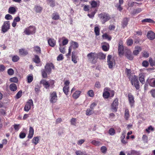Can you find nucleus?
<instances>
[{
  "mask_svg": "<svg viewBox=\"0 0 155 155\" xmlns=\"http://www.w3.org/2000/svg\"><path fill=\"white\" fill-rule=\"evenodd\" d=\"M98 16L101 20L103 24H104L111 18L110 15L108 14L105 12L99 14Z\"/></svg>",
  "mask_w": 155,
  "mask_h": 155,
  "instance_id": "obj_1",
  "label": "nucleus"
},
{
  "mask_svg": "<svg viewBox=\"0 0 155 155\" xmlns=\"http://www.w3.org/2000/svg\"><path fill=\"white\" fill-rule=\"evenodd\" d=\"M87 57L88 60L93 64L96 63L97 59V54L95 52H91L87 54Z\"/></svg>",
  "mask_w": 155,
  "mask_h": 155,
  "instance_id": "obj_2",
  "label": "nucleus"
},
{
  "mask_svg": "<svg viewBox=\"0 0 155 155\" xmlns=\"http://www.w3.org/2000/svg\"><path fill=\"white\" fill-rule=\"evenodd\" d=\"M107 62L108 67L110 69H112L115 66V61L110 55H108L107 56Z\"/></svg>",
  "mask_w": 155,
  "mask_h": 155,
  "instance_id": "obj_3",
  "label": "nucleus"
},
{
  "mask_svg": "<svg viewBox=\"0 0 155 155\" xmlns=\"http://www.w3.org/2000/svg\"><path fill=\"white\" fill-rule=\"evenodd\" d=\"M70 45V46L69 47L68 52L66 54V56H69L70 55L71 49L72 48H73L74 50H75L78 48L79 46L78 43L73 41H71Z\"/></svg>",
  "mask_w": 155,
  "mask_h": 155,
  "instance_id": "obj_4",
  "label": "nucleus"
},
{
  "mask_svg": "<svg viewBox=\"0 0 155 155\" xmlns=\"http://www.w3.org/2000/svg\"><path fill=\"white\" fill-rule=\"evenodd\" d=\"M35 30L36 29L35 27L30 26L25 29L24 33L27 35L33 34L35 33Z\"/></svg>",
  "mask_w": 155,
  "mask_h": 155,
  "instance_id": "obj_5",
  "label": "nucleus"
},
{
  "mask_svg": "<svg viewBox=\"0 0 155 155\" xmlns=\"http://www.w3.org/2000/svg\"><path fill=\"white\" fill-rule=\"evenodd\" d=\"M131 81L132 84L133 85L134 84L136 89L137 90L139 89L140 88V86L137 76L135 75L131 79Z\"/></svg>",
  "mask_w": 155,
  "mask_h": 155,
  "instance_id": "obj_6",
  "label": "nucleus"
},
{
  "mask_svg": "<svg viewBox=\"0 0 155 155\" xmlns=\"http://www.w3.org/2000/svg\"><path fill=\"white\" fill-rule=\"evenodd\" d=\"M10 28V23L9 21H5L2 27V31L5 33Z\"/></svg>",
  "mask_w": 155,
  "mask_h": 155,
  "instance_id": "obj_7",
  "label": "nucleus"
},
{
  "mask_svg": "<svg viewBox=\"0 0 155 155\" xmlns=\"http://www.w3.org/2000/svg\"><path fill=\"white\" fill-rule=\"evenodd\" d=\"M50 95V102L53 104L56 102L58 98L56 93L55 92H53L51 93Z\"/></svg>",
  "mask_w": 155,
  "mask_h": 155,
  "instance_id": "obj_8",
  "label": "nucleus"
},
{
  "mask_svg": "<svg viewBox=\"0 0 155 155\" xmlns=\"http://www.w3.org/2000/svg\"><path fill=\"white\" fill-rule=\"evenodd\" d=\"M128 49L124 50V48L123 45V43L122 41H120L119 43L118 46V52L120 54L123 55L124 54V52Z\"/></svg>",
  "mask_w": 155,
  "mask_h": 155,
  "instance_id": "obj_9",
  "label": "nucleus"
},
{
  "mask_svg": "<svg viewBox=\"0 0 155 155\" xmlns=\"http://www.w3.org/2000/svg\"><path fill=\"white\" fill-rule=\"evenodd\" d=\"M33 105L32 100L31 99L29 100L26 103L24 108V110L28 112L31 109V106H33Z\"/></svg>",
  "mask_w": 155,
  "mask_h": 155,
  "instance_id": "obj_10",
  "label": "nucleus"
},
{
  "mask_svg": "<svg viewBox=\"0 0 155 155\" xmlns=\"http://www.w3.org/2000/svg\"><path fill=\"white\" fill-rule=\"evenodd\" d=\"M45 71L48 74H50L51 71V69H54V67L51 63H47L45 67Z\"/></svg>",
  "mask_w": 155,
  "mask_h": 155,
  "instance_id": "obj_11",
  "label": "nucleus"
},
{
  "mask_svg": "<svg viewBox=\"0 0 155 155\" xmlns=\"http://www.w3.org/2000/svg\"><path fill=\"white\" fill-rule=\"evenodd\" d=\"M118 99L116 98L114 101L112 105V109L114 111H116L117 110V106L118 105Z\"/></svg>",
  "mask_w": 155,
  "mask_h": 155,
  "instance_id": "obj_12",
  "label": "nucleus"
},
{
  "mask_svg": "<svg viewBox=\"0 0 155 155\" xmlns=\"http://www.w3.org/2000/svg\"><path fill=\"white\" fill-rule=\"evenodd\" d=\"M104 92L103 94V97L105 98H108L110 95L109 92V91H110V88L108 87H106L104 89Z\"/></svg>",
  "mask_w": 155,
  "mask_h": 155,
  "instance_id": "obj_13",
  "label": "nucleus"
},
{
  "mask_svg": "<svg viewBox=\"0 0 155 155\" xmlns=\"http://www.w3.org/2000/svg\"><path fill=\"white\" fill-rule=\"evenodd\" d=\"M124 54L129 60H132L133 59V57L131 54V52L129 50H127L124 52Z\"/></svg>",
  "mask_w": 155,
  "mask_h": 155,
  "instance_id": "obj_14",
  "label": "nucleus"
},
{
  "mask_svg": "<svg viewBox=\"0 0 155 155\" xmlns=\"http://www.w3.org/2000/svg\"><path fill=\"white\" fill-rule=\"evenodd\" d=\"M147 37L150 40H153L155 38V34L152 31H149L147 32Z\"/></svg>",
  "mask_w": 155,
  "mask_h": 155,
  "instance_id": "obj_15",
  "label": "nucleus"
},
{
  "mask_svg": "<svg viewBox=\"0 0 155 155\" xmlns=\"http://www.w3.org/2000/svg\"><path fill=\"white\" fill-rule=\"evenodd\" d=\"M129 101L130 104L131 106L132 107L134 103V97L130 93H129L128 95Z\"/></svg>",
  "mask_w": 155,
  "mask_h": 155,
  "instance_id": "obj_16",
  "label": "nucleus"
},
{
  "mask_svg": "<svg viewBox=\"0 0 155 155\" xmlns=\"http://www.w3.org/2000/svg\"><path fill=\"white\" fill-rule=\"evenodd\" d=\"M49 45L51 47H54L56 45V41L54 39L50 38L48 40Z\"/></svg>",
  "mask_w": 155,
  "mask_h": 155,
  "instance_id": "obj_17",
  "label": "nucleus"
},
{
  "mask_svg": "<svg viewBox=\"0 0 155 155\" xmlns=\"http://www.w3.org/2000/svg\"><path fill=\"white\" fill-rule=\"evenodd\" d=\"M77 58L76 56V52L75 51H73L72 52V61L75 64L77 62Z\"/></svg>",
  "mask_w": 155,
  "mask_h": 155,
  "instance_id": "obj_18",
  "label": "nucleus"
},
{
  "mask_svg": "<svg viewBox=\"0 0 155 155\" xmlns=\"http://www.w3.org/2000/svg\"><path fill=\"white\" fill-rule=\"evenodd\" d=\"M40 83L42 84L46 89L48 88L50 86L48 82L44 80H41L40 81Z\"/></svg>",
  "mask_w": 155,
  "mask_h": 155,
  "instance_id": "obj_19",
  "label": "nucleus"
},
{
  "mask_svg": "<svg viewBox=\"0 0 155 155\" xmlns=\"http://www.w3.org/2000/svg\"><path fill=\"white\" fill-rule=\"evenodd\" d=\"M81 93V91H76L73 94L72 97L74 99H77L79 97Z\"/></svg>",
  "mask_w": 155,
  "mask_h": 155,
  "instance_id": "obj_20",
  "label": "nucleus"
},
{
  "mask_svg": "<svg viewBox=\"0 0 155 155\" xmlns=\"http://www.w3.org/2000/svg\"><path fill=\"white\" fill-rule=\"evenodd\" d=\"M142 23H144L147 22L151 23H155V21L150 18H145L142 20L141 21Z\"/></svg>",
  "mask_w": 155,
  "mask_h": 155,
  "instance_id": "obj_21",
  "label": "nucleus"
},
{
  "mask_svg": "<svg viewBox=\"0 0 155 155\" xmlns=\"http://www.w3.org/2000/svg\"><path fill=\"white\" fill-rule=\"evenodd\" d=\"M147 81L148 82L150 86L152 87H155V80H153V79H148Z\"/></svg>",
  "mask_w": 155,
  "mask_h": 155,
  "instance_id": "obj_22",
  "label": "nucleus"
},
{
  "mask_svg": "<svg viewBox=\"0 0 155 155\" xmlns=\"http://www.w3.org/2000/svg\"><path fill=\"white\" fill-rule=\"evenodd\" d=\"M34 130L33 128L30 127L29 128V133L28 136L29 138L31 139L34 135Z\"/></svg>",
  "mask_w": 155,
  "mask_h": 155,
  "instance_id": "obj_23",
  "label": "nucleus"
},
{
  "mask_svg": "<svg viewBox=\"0 0 155 155\" xmlns=\"http://www.w3.org/2000/svg\"><path fill=\"white\" fill-rule=\"evenodd\" d=\"M52 18L54 20H58L59 19L60 16L58 13H53L52 14Z\"/></svg>",
  "mask_w": 155,
  "mask_h": 155,
  "instance_id": "obj_24",
  "label": "nucleus"
},
{
  "mask_svg": "<svg viewBox=\"0 0 155 155\" xmlns=\"http://www.w3.org/2000/svg\"><path fill=\"white\" fill-rule=\"evenodd\" d=\"M10 89L12 91H15L17 89V87L16 85L14 83L11 84L9 86Z\"/></svg>",
  "mask_w": 155,
  "mask_h": 155,
  "instance_id": "obj_25",
  "label": "nucleus"
},
{
  "mask_svg": "<svg viewBox=\"0 0 155 155\" xmlns=\"http://www.w3.org/2000/svg\"><path fill=\"white\" fill-rule=\"evenodd\" d=\"M141 51V49L140 47H136L135 48V50L133 51V53L134 55H137Z\"/></svg>",
  "mask_w": 155,
  "mask_h": 155,
  "instance_id": "obj_26",
  "label": "nucleus"
},
{
  "mask_svg": "<svg viewBox=\"0 0 155 155\" xmlns=\"http://www.w3.org/2000/svg\"><path fill=\"white\" fill-rule=\"evenodd\" d=\"M19 52L20 54L22 55H25L28 54V52L26 50L23 49H20Z\"/></svg>",
  "mask_w": 155,
  "mask_h": 155,
  "instance_id": "obj_27",
  "label": "nucleus"
},
{
  "mask_svg": "<svg viewBox=\"0 0 155 155\" xmlns=\"http://www.w3.org/2000/svg\"><path fill=\"white\" fill-rule=\"evenodd\" d=\"M34 51L37 54H40L41 53V49L40 48L37 46L34 47Z\"/></svg>",
  "mask_w": 155,
  "mask_h": 155,
  "instance_id": "obj_28",
  "label": "nucleus"
},
{
  "mask_svg": "<svg viewBox=\"0 0 155 155\" xmlns=\"http://www.w3.org/2000/svg\"><path fill=\"white\" fill-rule=\"evenodd\" d=\"M16 12L15 8L14 7H11L8 9V12L9 13L14 14Z\"/></svg>",
  "mask_w": 155,
  "mask_h": 155,
  "instance_id": "obj_29",
  "label": "nucleus"
},
{
  "mask_svg": "<svg viewBox=\"0 0 155 155\" xmlns=\"http://www.w3.org/2000/svg\"><path fill=\"white\" fill-rule=\"evenodd\" d=\"M101 59H103L105 58L106 55L100 52L97 54V58Z\"/></svg>",
  "mask_w": 155,
  "mask_h": 155,
  "instance_id": "obj_30",
  "label": "nucleus"
},
{
  "mask_svg": "<svg viewBox=\"0 0 155 155\" xmlns=\"http://www.w3.org/2000/svg\"><path fill=\"white\" fill-rule=\"evenodd\" d=\"M128 19L127 18H124L122 22V26L123 28L125 27L127 25Z\"/></svg>",
  "mask_w": 155,
  "mask_h": 155,
  "instance_id": "obj_31",
  "label": "nucleus"
},
{
  "mask_svg": "<svg viewBox=\"0 0 155 155\" xmlns=\"http://www.w3.org/2000/svg\"><path fill=\"white\" fill-rule=\"evenodd\" d=\"M139 79L140 82L143 84L145 83L144 76L142 74H140L139 75Z\"/></svg>",
  "mask_w": 155,
  "mask_h": 155,
  "instance_id": "obj_32",
  "label": "nucleus"
},
{
  "mask_svg": "<svg viewBox=\"0 0 155 155\" xmlns=\"http://www.w3.org/2000/svg\"><path fill=\"white\" fill-rule=\"evenodd\" d=\"M33 61L36 63H39L40 62V60L39 56L37 55H35V58H34Z\"/></svg>",
  "mask_w": 155,
  "mask_h": 155,
  "instance_id": "obj_33",
  "label": "nucleus"
},
{
  "mask_svg": "<svg viewBox=\"0 0 155 155\" xmlns=\"http://www.w3.org/2000/svg\"><path fill=\"white\" fill-rule=\"evenodd\" d=\"M93 113V110L89 108L87 109L86 111V114L87 115H90Z\"/></svg>",
  "mask_w": 155,
  "mask_h": 155,
  "instance_id": "obj_34",
  "label": "nucleus"
},
{
  "mask_svg": "<svg viewBox=\"0 0 155 155\" xmlns=\"http://www.w3.org/2000/svg\"><path fill=\"white\" fill-rule=\"evenodd\" d=\"M91 143L93 145L96 146H99L101 144L100 142L97 141L96 140H92L91 141Z\"/></svg>",
  "mask_w": 155,
  "mask_h": 155,
  "instance_id": "obj_35",
  "label": "nucleus"
},
{
  "mask_svg": "<svg viewBox=\"0 0 155 155\" xmlns=\"http://www.w3.org/2000/svg\"><path fill=\"white\" fill-rule=\"evenodd\" d=\"M124 116L126 120L128 119L129 117V110L127 109H126L125 110Z\"/></svg>",
  "mask_w": 155,
  "mask_h": 155,
  "instance_id": "obj_36",
  "label": "nucleus"
},
{
  "mask_svg": "<svg viewBox=\"0 0 155 155\" xmlns=\"http://www.w3.org/2000/svg\"><path fill=\"white\" fill-rule=\"evenodd\" d=\"M39 140V137H34L32 140V142L35 145H36L38 143Z\"/></svg>",
  "mask_w": 155,
  "mask_h": 155,
  "instance_id": "obj_37",
  "label": "nucleus"
},
{
  "mask_svg": "<svg viewBox=\"0 0 155 155\" xmlns=\"http://www.w3.org/2000/svg\"><path fill=\"white\" fill-rule=\"evenodd\" d=\"M69 87L67 86H64L63 88V91L64 94L67 95L69 91Z\"/></svg>",
  "mask_w": 155,
  "mask_h": 155,
  "instance_id": "obj_38",
  "label": "nucleus"
},
{
  "mask_svg": "<svg viewBox=\"0 0 155 155\" xmlns=\"http://www.w3.org/2000/svg\"><path fill=\"white\" fill-rule=\"evenodd\" d=\"M90 3L92 8H95L97 6V3L95 1H92L90 2Z\"/></svg>",
  "mask_w": 155,
  "mask_h": 155,
  "instance_id": "obj_39",
  "label": "nucleus"
},
{
  "mask_svg": "<svg viewBox=\"0 0 155 155\" xmlns=\"http://www.w3.org/2000/svg\"><path fill=\"white\" fill-rule=\"evenodd\" d=\"M142 11V9L141 8H137L134 10L133 12V14H138L140 12Z\"/></svg>",
  "mask_w": 155,
  "mask_h": 155,
  "instance_id": "obj_40",
  "label": "nucleus"
},
{
  "mask_svg": "<svg viewBox=\"0 0 155 155\" xmlns=\"http://www.w3.org/2000/svg\"><path fill=\"white\" fill-rule=\"evenodd\" d=\"M108 133L110 135L113 136L115 134V131L114 128H111L109 130Z\"/></svg>",
  "mask_w": 155,
  "mask_h": 155,
  "instance_id": "obj_41",
  "label": "nucleus"
},
{
  "mask_svg": "<svg viewBox=\"0 0 155 155\" xmlns=\"http://www.w3.org/2000/svg\"><path fill=\"white\" fill-rule=\"evenodd\" d=\"M35 9L37 12H40L42 10V8L41 7L38 6H35Z\"/></svg>",
  "mask_w": 155,
  "mask_h": 155,
  "instance_id": "obj_42",
  "label": "nucleus"
},
{
  "mask_svg": "<svg viewBox=\"0 0 155 155\" xmlns=\"http://www.w3.org/2000/svg\"><path fill=\"white\" fill-rule=\"evenodd\" d=\"M94 31L95 35L98 36L100 34V29L98 27H95L94 29Z\"/></svg>",
  "mask_w": 155,
  "mask_h": 155,
  "instance_id": "obj_43",
  "label": "nucleus"
},
{
  "mask_svg": "<svg viewBox=\"0 0 155 155\" xmlns=\"http://www.w3.org/2000/svg\"><path fill=\"white\" fill-rule=\"evenodd\" d=\"M87 94L90 97H93L94 96V92L93 90H89L88 91Z\"/></svg>",
  "mask_w": 155,
  "mask_h": 155,
  "instance_id": "obj_44",
  "label": "nucleus"
},
{
  "mask_svg": "<svg viewBox=\"0 0 155 155\" xmlns=\"http://www.w3.org/2000/svg\"><path fill=\"white\" fill-rule=\"evenodd\" d=\"M19 59V58L17 55L14 56L12 58V61L14 62L17 61Z\"/></svg>",
  "mask_w": 155,
  "mask_h": 155,
  "instance_id": "obj_45",
  "label": "nucleus"
},
{
  "mask_svg": "<svg viewBox=\"0 0 155 155\" xmlns=\"http://www.w3.org/2000/svg\"><path fill=\"white\" fill-rule=\"evenodd\" d=\"M77 155H86L85 152H82L80 150L77 151L75 152Z\"/></svg>",
  "mask_w": 155,
  "mask_h": 155,
  "instance_id": "obj_46",
  "label": "nucleus"
},
{
  "mask_svg": "<svg viewBox=\"0 0 155 155\" xmlns=\"http://www.w3.org/2000/svg\"><path fill=\"white\" fill-rule=\"evenodd\" d=\"M33 80L32 75H29L27 77V81L28 83H30Z\"/></svg>",
  "mask_w": 155,
  "mask_h": 155,
  "instance_id": "obj_47",
  "label": "nucleus"
},
{
  "mask_svg": "<svg viewBox=\"0 0 155 155\" xmlns=\"http://www.w3.org/2000/svg\"><path fill=\"white\" fill-rule=\"evenodd\" d=\"M10 81L11 82L16 83L18 81V79L17 78L14 77L11 78L10 79Z\"/></svg>",
  "mask_w": 155,
  "mask_h": 155,
  "instance_id": "obj_48",
  "label": "nucleus"
},
{
  "mask_svg": "<svg viewBox=\"0 0 155 155\" xmlns=\"http://www.w3.org/2000/svg\"><path fill=\"white\" fill-rule=\"evenodd\" d=\"M22 94V91H19L16 96V98L17 99H18L20 98Z\"/></svg>",
  "mask_w": 155,
  "mask_h": 155,
  "instance_id": "obj_49",
  "label": "nucleus"
},
{
  "mask_svg": "<svg viewBox=\"0 0 155 155\" xmlns=\"http://www.w3.org/2000/svg\"><path fill=\"white\" fill-rule=\"evenodd\" d=\"M127 155H139L136 151L134 150H132L130 153H129Z\"/></svg>",
  "mask_w": 155,
  "mask_h": 155,
  "instance_id": "obj_50",
  "label": "nucleus"
},
{
  "mask_svg": "<svg viewBox=\"0 0 155 155\" xmlns=\"http://www.w3.org/2000/svg\"><path fill=\"white\" fill-rule=\"evenodd\" d=\"M5 18L7 20H11L12 19V17L11 15L8 14L5 15Z\"/></svg>",
  "mask_w": 155,
  "mask_h": 155,
  "instance_id": "obj_51",
  "label": "nucleus"
},
{
  "mask_svg": "<svg viewBox=\"0 0 155 155\" xmlns=\"http://www.w3.org/2000/svg\"><path fill=\"white\" fill-rule=\"evenodd\" d=\"M8 73L9 75H12L14 73V71L13 69L10 68L8 71Z\"/></svg>",
  "mask_w": 155,
  "mask_h": 155,
  "instance_id": "obj_52",
  "label": "nucleus"
},
{
  "mask_svg": "<svg viewBox=\"0 0 155 155\" xmlns=\"http://www.w3.org/2000/svg\"><path fill=\"white\" fill-rule=\"evenodd\" d=\"M103 50L105 51H107L109 50V47L108 45H104L102 46Z\"/></svg>",
  "mask_w": 155,
  "mask_h": 155,
  "instance_id": "obj_53",
  "label": "nucleus"
},
{
  "mask_svg": "<svg viewBox=\"0 0 155 155\" xmlns=\"http://www.w3.org/2000/svg\"><path fill=\"white\" fill-rule=\"evenodd\" d=\"M127 42L128 45H131L133 43V41L132 39H128L127 40Z\"/></svg>",
  "mask_w": 155,
  "mask_h": 155,
  "instance_id": "obj_54",
  "label": "nucleus"
},
{
  "mask_svg": "<svg viewBox=\"0 0 155 155\" xmlns=\"http://www.w3.org/2000/svg\"><path fill=\"white\" fill-rule=\"evenodd\" d=\"M76 119L74 118H72L71 120V124L73 125H75L76 124Z\"/></svg>",
  "mask_w": 155,
  "mask_h": 155,
  "instance_id": "obj_55",
  "label": "nucleus"
},
{
  "mask_svg": "<svg viewBox=\"0 0 155 155\" xmlns=\"http://www.w3.org/2000/svg\"><path fill=\"white\" fill-rule=\"evenodd\" d=\"M60 47L59 48L60 52L63 54L65 53V50L64 48H62L61 47L62 44L61 43L59 44Z\"/></svg>",
  "mask_w": 155,
  "mask_h": 155,
  "instance_id": "obj_56",
  "label": "nucleus"
},
{
  "mask_svg": "<svg viewBox=\"0 0 155 155\" xmlns=\"http://www.w3.org/2000/svg\"><path fill=\"white\" fill-rule=\"evenodd\" d=\"M63 59V55L62 54H60L57 58V60L58 61L62 60Z\"/></svg>",
  "mask_w": 155,
  "mask_h": 155,
  "instance_id": "obj_57",
  "label": "nucleus"
},
{
  "mask_svg": "<svg viewBox=\"0 0 155 155\" xmlns=\"http://www.w3.org/2000/svg\"><path fill=\"white\" fill-rule=\"evenodd\" d=\"M101 151L102 153H105L107 151V148L105 146H102L101 148Z\"/></svg>",
  "mask_w": 155,
  "mask_h": 155,
  "instance_id": "obj_58",
  "label": "nucleus"
},
{
  "mask_svg": "<svg viewBox=\"0 0 155 155\" xmlns=\"http://www.w3.org/2000/svg\"><path fill=\"white\" fill-rule=\"evenodd\" d=\"M143 66L145 67H147L149 65V63L147 61H143L142 63Z\"/></svg>",
  "mask_w": 155,
  "mask_h": 155,
  "instance_id": "obj_59",
  "label": "nucleus"
},
{
  "mask_svg": "<svg viewBox=\"0 0 155 155\" xmlns=\"http://www.w3.org/2000/svg\"><path fill=\"white\" fill-rule=\"evenodd\" d=\"M97 105V104L95 102H93L90 105V108L93 110L94 107Z\"/></svg>",
  "mask_w": 155,
  "mask_h": 155,
  "instance_id": "obj_60",
  "label": "nucleus"
},
{
  "mask_svg": "<svg viewBox=\"0 0 155 155\" xmlns=\"http://www.w3.org/2000/svg\"><path fill=\"white\" fill-rule=\"evenodd\" d=\"M150 130H151V131L154 130L153 128L151 126H150L147 129H146V131L148 133H149L150 132Z\"/></svg>",
  "mask_w": 155,
  "mask_h": 155,
  "instance_id": "obj_61",
  "label": "nucleus"
},
{
  "mask_svg": "<svg viewBox=\"0 0 155 155\" xmlns=\"http://www.w3.org/2000/svg\"><path fill=\"white\" fill-rule=\"evenodd\" d=\"M26 136V134L25 133L21 132L19 135V137L21 138H24Z\"/></svg>",
  "mask_w": 155,
  "mask_h": 155,
  "instance_id": "obj_62",
  "label": "nucleus"
},
{
  "mask_svg": "<svg viewBox=\"0 0 155 155\" xmlns=\"http://www.w3.org/2000/svg\"><path fill=\"white\" fill-rule=\"evenodd\" d=\"M95 13V12H91V14H87V16H88L89 18H92L94 16Z\"/></svg>",
  "mask_w": 155,
  "mask_h": 155,
  "instance_id": "obj_63",
  "label": "nucleus"
},
{
  "mask_svg": "<svg viewBox=\"0 0 155 155\" xmlns=\"http://www.w3.org/2000/svg\"><path fill=\"white\" fill-rule=\"evenodd\" d=\"M68 39H64L62 42V45L64 46L66 45L68 43Z\"/></svg>",
  "mask_w": 155,
  "mask_h": 155,
  "instance_id": "obj_64",
  "label": "nucleus"
}]
</instances>
